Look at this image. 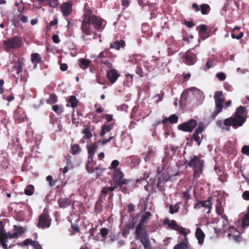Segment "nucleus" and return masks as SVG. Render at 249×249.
Segmentation results:
<instances>
[{
    "instance_id": "nucleus-1",
    "label": "nucleus",
    "mask_w": 249,
    "mask_h": 249,
    "mask_svg": "<svg viewBox=\"0 0 249 249\" xmlns=\"http://www.w3.org/2000/svg\"><path fill=\"white\" fill-rule=\"evenodd\" d=\"M82 24L81 29L83 33L81 38L83 41H86V36L93 35L95 36L96 34L92 30L91 25L96 30L99 31L102 29L104 20L97 16L93 12L92 8L89 6L88 3L84 4V14L82 16Z\"/></svg>"
},
{
    "instance_id": "nucleus-2",
    "label": "nucleus",
    "mask_w": 249,
    "mask_h": 249,
    "mask_svg": "<svg viewBox=\"0 0 249 249\" xmlns=\"http://www.w3.org/2000/svg\"><path fill=\"white\" fill-rule=\"evenodd\" d=\"M23 58L14 57L12 62L7 66V70L15 78L17 84L19 81L24 85L27 81L28 73L26 70H23Z\"/></svg>"
},
{
    "instance_id": "nucleus-3",
    "label": "nucleus",
    "mask_w": 249,
    "mask_h": 249,
    "mask_svg": "<svg viewBox=\"0 0 249 249\" xmlns=\"http://www.w3.org/2000/svg\"><path fill=\"white\" fill-rule=\"evenodd\" d=\"M14 232L12 234L10 232H6L2 222L0 221V243L3 249H8V239L18 238L25 231L23 227L17 225L14 226Z\"/></svg>"
},
{
    "instance_id": "nucleus-4",
    "label": "nucleus",
    "mask_w": 249,
    "mask_h": 249,
    "mask_svg": "<svg viewBox=\"0 0 249 249\" xmlns=\"http://www.w3.org/2000/svg\"><path fill=\"white\" fill-rule=\"evenodd\" d=\"M246 119L247 117H243L234 113L233 116L225 119L223 123L221 120H218L216 121V124L217 126L222 129L229 131L231 126L235 129L242 126L246 122Z\"/></svg>"
},
{
    "instance_id": "nucleus-5",
    "label": "nucleus",
    "mask_w": 249,
    "mask_h": 249,
    "mask_svg": "<svg viewBox=\"0 0 249 249\" xmlns=\"http://www.w3.org/2000/svg\"><path fill=\"white\" fill-rule=\"evenodd\" d=\"M185 163L189 167L193 168L194 178H197L202 172L204 164V161L201 160L200 156L194 155L190 160H186Z\"/></svg>"
},
{
    "instance_id": "nucleus-6",
    "label": "nucleus",
    "mask_w": 249,
    "mask_h": 249,
    "mask_svg": "<svg viewBox=\"0 0 249 249\" xmlns=\"http://www.w3.org/2000/svg\"><path fill=\"white\" fill-rule=\"evenodd\" d=\"M214 99L215 101V110L212 113L211 118L214 119L217 115L222 112L224 107V103L225 98L222 91H217L215 92L214 95Z\"/></svg>"
},
{
    "instance_id": "nucleus-7",
    "label": "nucleus",
    "mask_w": 249,
    "mask_h": 249,
    "mask_svg": "<svg viewBox=\"0 0 249 249\" xmlns=\"http://www.w3.org/2000/svg\"><path fill=\"white\" fill-rule=\"evenodd\" d=\"M124 175L120 169H117L114 170L113 173V181L111 185L116 186L117 188L119 187V190L124 191V189H126V187H123V185L127 184V180L125 178H124Z\"/></svg>"
},
{
    "instance_id": "nucleus-8",
    "label": "nucleus",
    "mask_w": 249,
    "mask_h": 249,
    "mask_svg": "<svg viewBox=\"0 0 249 249\" xmlns=\"http://www.w3.org/2000/svg\"><path fill=\"white\" fill-rule=\"evenodd\" d=\"M22 45V38L18 36H14L4 40L2 44L4 50L7 52L12 49H18L21 48Z\"/></svg>"
},
{
    "instance_id": "nucleus-9",
    "label": "nucleus",
    "mask_w": 249,
    "mask_h": 249,
    "mask_svg": "<svg viewBox=\"0 0 249 249\" xmlns=\"http://www.w3.org/2000/svg\"><path fill=\"white\" fill-rule=\"evenodd\" d=\"M97 147L98 145L96 142H94L91 144L87 145L88 160L86 164V168L88 172L89 173H92L94 172V167L93 165H90V164L93 161V158Z\"/></svg>"
},
{
    "instance_id": "nucleus-10",
    "label": "nucleus",
    "mask_w": 249,
    "mask_h": 249,
    "mask_svg": "<svg viewBox=\"0 0 249 249\" xmlns=\"http://www.w3.org/2000/svg\"><path fill=\"white\" fill-rule=\"evenodd\" d=\"M52 223V219L49 212L44 210L43 212L38 217V222L36 226L39 229H45L50 227Z\"/></svg>"
},
{
    "instance_id": "nucleus-11",
    "label": "nucleus",
    "mask_w": 249,
    "mask_h": 249,
    "mask_svg": "<svg viewBox=\"0 0 249 249\" xmlns=\"http://www.w3.org/2000/svg\"><path fill=\"white\" fill-rule=\"evenodd\" d=\"M111 57L108 51L101 52L96 58V61L106 66L108 68H112L113 66L110 62Z\"/></svg>"
},
{
    "instance_id": "nucleus-12",
    "label": "nucleus",
    "mask_w": 249,
    "mask_h": 249,
    "mask_svg": "<svg viewBox=\"0 0 249 249\" xmlns=\"http://www.w3.org/2000/svg\"><path fill=\"white\" fill-rule=\"evenodd\" d=\"M197 122L196 120L190 119L187 122L179 124L178 128V130L184 132H191L197 126Z\"/></svg>"
},
{
    "instance_id": "nucleus-13",
    "label": "nucleus",
    "mask_w": 249,
    "mask_h": 249,
    "mask_svg": "<svg viewBox=\"0 0 249 249\" xmlns=\"http://www.w3.org/2000/svg\"><path fill=\"white\" fill-rule=\"evenodd\" d=\"M151 216V213L149 212H146L143 213L141 216V220L136 227L135 234L147 232L144 226L142 225L146 222Z\"/></svg>"
},
{
    "instance_id": "nucleus-14",
    "label": "nucleus",
    "mask_w": 249,
    "mask_h": 249,
    "mask_svg": "<svg viewBox=\"0 0 249 249\" xmlns=\"http://www.w3.org/2000/svg\"><path fill=\"white\" fill-rule=\"evenodd\" d=\"M136 239H139L144 246V249H152L147 232L135 234Z\"/></svg>"
},
{
    "instance_id": "nucleus-15",
    "label": "nucleus",
    "mask_w": 249,
    "mask_h": 249,
    "mask_svg": "<svg viewBox=\"0 0 249 249\" xmlns=\"http://www.w3.org/2000/svg\"><path fill=\"white\" fill-rule=\"evenodd\" d=\"M192 50L187 51L182 57L183 62L187 65H193L197 60L196 54L192 52Z\"/></svg>"
},
{
    "instance_id": "nucleus-16",
    "label": "nucleus",
    "mask_w": 249,
    "mask_h": 249,
    "mask_svg": "<svg viewBox=\"0 0 249 249\" xmlns=\"http://www.w3.org/2000/svg\"><path fill=\"white\" fill-rule=\"evenodd\" d=\"M116 187L111 185L110 187H104L101 191L99 200L102 201L103 199H105L106 196L108 195V199H111L113 196V191L116 189Z\"/></svg>"
},
{
    "instance_id": "nucleus-17",
    "label": "nucleus",
    "mask_w": 249,
    "mask_h": 249,
    "mask_svg": "<svg viewBox=\"0 0 249 249\" xmlns=\"http://www.w3.org/2000/svg\"><path fill=\"white\" fill-rule=\"evenodd\" d=\"M164 223L167 224L169 227L172 229L178 231L179 232L183 235L187 234L185 229L182 227H179L177 223V222L174 220H169L167 219L164 220Z\"/></svg>"
},
{
    "instance_id": "nucleus-18",
    "label": "nucleus",
    "mask_w": 249,
    "mask_h": 249,
    "mask_svg": "<svg viewBox=\"0 0 249 249\" xmlns=\"http://www.w3.org/2000/svg\"><path fill=\"white\" fill-rule=\"evenodd\" d=\"M14 118L17 123L24 122L26 119V115L24 109L18 107L15 111Z\"/></svg>"
},
{
    "instance_id": "nucleus-19",
    "label": "nucleus",
    "mask_w": 249,
    "mask_h": 249,
    "mask_svg": "<svg viewBox=\"0 0 249 249\" xmlns=\"http://www.w3.org/2000/svg\"><path fill=\"white\" fill-rule=\"evenodd\" d=\"M204 128V127L203 124L199 125L198 127L193 133L192 137H191V140H193L196 142L198 145H199L201 142V139H200L199 134L202 135V131H203Z\"/></svg>"
},
{
    "instance_id": "nucleus-20",
    "label": "nucleus",
    "mask_w": 249,
    "mask_h": 249,
    "mask_svg": "<svg viewBox=\"0 0 249 249\" xmlns=\"http://www.w3.org/2000/svg\"><path fill=\"white\" fill-rule=\"evenodd\" d=\"M207 27L205 24H201L196 27L198 31L199 36L202 40H204L211 36V34L208 33Z\"/></svg>"
},
{
    "instance_id": "nucleus-21",
    "label": "nucleus",
    "mask_w": 249,
    "mask_h": 249,
    "mask_svg": "<svg viewBox=\"0 0 249 249\" xmlns=\"http://www.w3.org/2000/svg\"><path fill=\"white\" fill-rule=\"evenodd\" d=\"M72 3L71 1L63 2L61 6V11L65 17L69 16L72 12Z\"/></svg>"
},
{
    "instance_id": "nucleus-22",
    "label": "nucleus",
    "mask_w": 249,
    "mask_h": 249,
    "mask_svg": "<svg viewBox=\"0 0 249 249\" xmlns=\"http://www.w3.org/2000/svg\"><path fill=\"white\" fill-rule=\"evenodd\" d=\"M107 76L109 82L113 84L116 82L120 74L116 70L110 69L107 71Z\"/></svg>"
},
{
    "instance_id": "nucleus-23",
    "label": "nucleus",
    "mask_w": 249,
    "mask_h": 249,
    "mask_svg": "<svg viewBox=\"0 0 249 249\" xmlns=\"http://www.w3.org/2000/svg\"><path fill=\"white\" fill-rule=\"evenodd\" d=\"M20 245H31L35 249H42V247L39 243L36 241H33L32 239H26L22 243L19 244Z\"/></svg>"
},
{
    "instance_id": "nucleus-24",
    "label": "nucleus",
    "mask_w": 249,
    "mask_h": 249,
    "mask_svg": "<svg viewBox=\"0 0 249 249\" xmlns=\"http://www.w3.org/2000/svg\"><path fill=\"white\" fill-rule=\"evenodd\" d=\"M189 244L187 234H185V235H183V238L181 242L176 245L173 249H188Z\"/></svg>"
},
{
    "instance_id": "nucleus-25",
    "label": "nucleus",
    "mask_w": 249,
    "mask_h": 249,
    "mask_svg": "<svg viewBox=\"0 0 249 249\" xmlns=\"http://www.w3.org/2000/svg\"><path fill=\"white\" fill-rule=\"evenodd\" d=\"M169 160V158L168 157V156L164 157L162 158V163L160 165V166H159L157 169V174H160L163 172H164L165 170V168L167 166L168 161Z\"/></svg>"
},
{
    "instance_id": "nucleus-26",
    "label": "nucleus",
    "mask_w": 249,
    "mask_h": 249,
    "mask_svg": "<svg viewBox=\"0 0 249 249\" xmlns=\"http://www.w3.org/2000/svg\"><path fill=\"white\" fill-rule=\"evenodd\" d=\"M195 236L198 240V244L199 245L202 244L203 243L205 235L202 230L200 228H197L196 229Z\"/></svg>"
},
{
    "instance_id": "nucleus-27",
    "label": "nucleus",
    "mask_w": 249,
    "mask_h": 249,
    "mask_svg": "<svg viewBox=\"0 0 249 249\" xmlns=\"http://www.w3.org/2000/svg\"><path fill=\"white\" fill-rule=\"evenodd\" d=\"M59 206L61 208H65L69 207L71 204V200L69 198L61 197L57 200Z\"/></svg>"
},
{
    "instance_id": "nucleus-28",
    "label": "nucleus",
    "mask_w": 249,
    "mask_h": 249,
    "mask_svg": "<svg viewBox=\"0 0 249 249\" xmlns=\"http://www.w3.org/2000/svg\"><path fill=\"white\" fill-rule=\"evenodd\" d=\"M156 178L160 181H163V182H167L170 178L169 173L167 171H165L163 173L157 174Z\"/></svg>"
},
{
    "instance_id": "nucleus-29",
    "label": "nucleus",
    "mask_w": 249,
    "mask_h": 249,
    "mask_svg": "<svg viewBox=\"0 0 249 249\" xmlns=\"http://www.w3.org/2000/svg\"><path fill=\"white\" fill-rule=\"evenodd\" d=\"M125 45V42L123 40H116L110 44V48L119 50L121 48H124Z\"/></svg>"
},
{
    "instance_id": "nucleus-30",
    "label": "nucleus",
    "mask_w": 249,
    "mask_h": 249,
    "mask_svg": "<svg viewBox=\"0 0 249 249\" xmlns=\"http://www.w3.org/2000/svg\"><path fill=\"white\" fill-rule=\"evenodd\" d=\"M31 61L33 64L36 65L42 62V58L38 53H32L31 55Z\"/></svg>"
},
{
    "instance_id": "nucleus-31",
    "label": "nucleus",
    "mask_w": 249,
    "mask_h": 249,
    "mask_svg": "<svg viewBox=\"0 0 249 249\" xmlns=\"http://www.w3.org/2000/svg\"><path fill=\"white\" fill-rule=\"evenodd\" d=\"M248 113V110L246 108L242 106H240L236 109V111L234 112L235 114H238L243 117H247L246 115Z\"/></svg>"
},
{
    "instance_id": "nucleus-32",
    "label": "nucleus",
    "mask_w": 249,
    "mask_h": 249,
    "mask_svg": "<svg viewBox=\"0 0 249 249\" xmlns=\"http://www.w3.org/2000/svg\"><path fill=\"white\" fill-rule=\"evenodd\" d=\"M81 149L78 144H71V153L73 155H76L80 153Z\"/></svg>"
},
{
    "instance_id": "nucleus-33",
    "label": "nucleus",
    "mask_w": 249,
    "mask_h": 249,
    "mask_svg": "<svg viewBox=\"0 0 249 249\" xmlns=\"http://www.w3.org/2000/svg\"><path fill=\"white\" fill-rule=\"evenodd\" d=\"M113 128V124H104L102 126V130L100 132V136L103 137L105 134L109 132Z\"/></svg>"
},
{
    "instance_id": "nucleus-34",
    "label": "nucleus",
    "mask_w": 249,
    "mask_h": 249,
    "mask_svg": "<svg viewBox=\"0 0 249 249\" xmlns=\"http://www.w3.org/2000/svg\"><path fill=\"white\" fill-rule=\"evenodd\" d=\"M178 121V117L176 114H173L168 118H166L162 121L163 124L169 121L171 124L177 123Z\"/></svg>"
},
{
    "instance_id": "nucleus-35",
    "label": "nucleus",
    "mask_w": 249,
    "mask_h": 249,
    "mask_svg": "<svg viewBox=\"0 0 249 249\" xmlns=\"http://www.w3.org/2000/svg\"><path fill=\"white\" fill-rule=\"evenodd\" d=\"M249 226V207L247 213L244 215L242 219V226L245 227Z\"/></svg>"
},
{
    "instance_id": "nucleus-36",
    "label": "nucleus",
    "mask_w": 249,
    "mask_h": 249,
    "mask_svg": "<svg viewBox=\"0 0 249 249\" xmlns=\"http://www.w3.org/2000/svg\"><path fill=\"white\" fill-rule=\"evenodd\" d=\"M91 62V61L89 59L82 58L80 60L79 66L83 69H86L89 67Z\"/></svg>"
},
{
    "instance_id": "nucleus-37",
    "label": "nucleus",
    "mask_w": 249,
    "mask_h": 249,
    "mask_svg": "<svg viewBox=\"0 0 249 249\" xmlns=\"http://www.w3.org/2000/svg\"><path fill=\"white\" fill-rule=\"evenodd\" d=\"M53 110L58 115H61L64 112V108L62 106L55 105L52 106Z\"/></svg>"
},
{
    "instance_id": "nucleus-38",
    "label": "nucleus",
    "mask_w": 249,
    "mask_h": 249,
    "mask_svg": "<svg viewBox=\"0 0 249 249\" xmlns=\"http://www.w3.org/2000/svg\"><path fill=\"white\" fill-rule=\"evenodd\" d=\"M200 10L202 15H207L211 10V7L208 4H202L200 5Z\"/></svg>"
},
{
    "instance_id": "nucleus-39",
    "label": "nucleus",
    "mask_w": 249,
    "mask_h": 249,
    "mask_svg": "<svg viewBox=\"0 0 249 249\" xmlns=\"http://www.w3.org/2000/svg\"><path fill=\"white\" fill-rule=\"evenodd\" d=\"M82 133L84 134L83 139H90L92 137V133L90 131L89 127L85 128L83 131Z\"/></svg>"
},
{
    "instance_id": "nucleus-40",
    "label": "nucleus",
    "mask_w": 249,
    "mask_h": 249,
    "mask_svg": "<svg viewBox=\"0 0 249 249\" xmlns=\"http://www.w3.org/2000/svg\"><path fill=\"white\" fill-rule=\"evenodd\" d=\"M35 191L34 186L32 184L27 185L24 190V193L27 196H32Z\"/></svg>"
},
{
    "instance_id": "nucleus-41",
    "label": "nucleus",
    "mask_w": 249,
    "mask_h": 249,
    "mask_svg": "<svg viewBox=\"0 0 249 249\" xmlns=\"http://www.w3.org/2000/svg\"><path fill=\"white\" fill-rule=\"evenodd\" d=\"M57 102V97L55 94H51L49 98L46 100V102L48 104L53 105Z\"/></svg>"
},
{
    "instance_id": "nucleus-42",
    "label": "nucleus",
    "mask_w": 249,
    "mask_h": 249,
    "mask_svg": "<svg viewBox=\"0 0 249 249\" xmlns=\"http://www.w3.org/2000/svg\"><path fill=\"white\" fill-rule=\"evenodd\" d=\"M69 102L71 104V106L72 108H75L77 107L78 101L76 99V97L74 95H71L70 97L69 100Z\"/></svg>"
},
{
    "instance_id": "nucleus-43",
    "label": "nucleus",
    "mask_w": 249,
    "mask_h": 249,
    "mask_svg": "<svg viewBox=\"0 0 249 249\" xmlns=\"http://www.w3.org/2000/svg\"><path fill=\"white\" fill-rule=\"evenodd\" d=\"M8 160L3 155H0V165L3 168H7L8 167Z\"/></svg>"
},
{
    "instance_id": "nucleus-44",
    "label": "nucleus",
    "mask_w": 249,
    "mask_h": 249,
    "mask_svg": "<svg viewBox=\"0 0 249 249\" xmlns=\"http://www.w3.org/2000/svg\"><path fill=\"white\" fill-rule=\"evenodd\" d=\"M45 2L50 7L55 8L59 5L58 0H46Z\"/></svg>"
},
{
    "instance_id": "nucleus-45",
    "label": "nucleus",
    "mask_w": 249,
    "mask_h": 249,
    "mask_svg": "<svg viewBox=\"0 0 249 249\" xmlns=\"http://www.w3.org/2000/svg\"><path fill=\"white\" fill-rule=\"evenodd\" d=\"M216 212L218 215H222L224 213V209L221 202H218L216 205Z\"/></svg>"
},
{
    "instance_id": "nucleus-46",
    "label": "nucleus",
    "mask_w": 249,
    "mask_h": 249,
    "mask_svg": "<svg viewBox=\"0 0 249 249\" xmlns=\"http://www.w3.org/2000/svg\"><path fill=\"white\" fill-rule=\"evenodd\" d=\"M201 206L204 208H208L209 210L212 207V203L210 200L199 201Z\"/></svg>"
},
{
    "instance_id": "nucleus-47",
    "label": "nucleus",
    "mask_w": 249,
    "mask_h": 249,
    "mask_svg": "<svg viewBox=\"0 0 249 249\" xmlns=\"http://www.w3.org/2000/svg\"><path fill=\"white\" fill-rule=\"evenodd\" d=\"M215 64L214 63V61L213 59H211V58H209L208 59L207 62L206 63L205 65V68H204V70L205 71L210 69V68L213 67Z\"/></svg>"
},
{
    "instance_id": "nucleus-48",
    "label": "nucleus",
    "mask_w": 249,
    "mask_h": 249,
    "mask_svg": "<svg viewBox=\"0 0 249 249\" xmlns=\"http://www.w3.org/2000/svg\"><path fill=\"white\" fill-rule=\"evenodd\" d=\"M179 207L177 203L174 205H170L169 207V213L171 214L177 213L179 210Z\"/></svg>"
},
{
    "instance_id": "nucleus-49",
    "label": "nucleus",
    "mask_w": 249,
    "mask_h": 249,
    "mask_svg": "<svg viewBox=\"0 0 249 249\" xmlns=\"http://www.w3.org/2000/svg\"><path fill=\"white\" fill-rule=\"evenodd\" d=\"M156 187L158 189V190L160 192H164L165 191V187L163 181H160V180H157Z\"/></svg>"
},
{
    "instance_id": "nucleus-50",
    "label": "nucleus",
    "mask_w": 249,
    "mask_h": 249,
    "mask_svg": "<svg viewBox=\"0 0 249 249\" xmlns=\"http://www.w3.org/2000/svg\"><path fill=\"white\" fill-rule=\"evenodd\" d=\"M218 175L219 176V179L222 182L226 181V178L228 177L227 174L224 173L219 170Z\"/></svg>"
},
{
    "instance_id": "nucleus-51",
    "label": "nucleus",
    "mask_w": 249,
    "mask_h": 249,
    "mask_svg": "<svg viewBox=\"0 0 249 249\" xmlns=\"http://www.w3.org/2000/svg\"><path fill=\"white\" fill-rule=\"evenodd\" d=\"M183 198L186 200V203L188 202V200L191 199V195L190 190H187L183 192Z\"/></svg>"
},
{
    "instance_id": "nucleus-52",
    "label": "nucleus",
    "mask_w": 249,
    "mask_h": 249,
    "mask_svg": "<svg viewBox=\"0 0 249 249\" xmlns=\"http://www.w3.org/2000/svg\"><path fill=\"white\" fill-rule=\"evenodd\" d=\"M46 180L49 182V185L51 187H53L55 185L56 181L53 179V177L49 175L46 178Z\"/></svg>"
},
{
    "instance_id": "nucleus-53",
    "label": "nucleus",
    "mask_w": 249,
    "mask_h": 249,
    "mask_svg": "<svg viewBox=\"0 0 249 249\" xmlns=\"http://www.w3.org/2000/svg\"><path fill=\"white\" fill-rule=\"evenodd\" d=\"M102 117L107 120V123L110 122L113 120V115L109 114H104L102 115Z\"/></svg>"
},
{
    "instance_id": "nucleus-54",
    "label": "nucleus",
    "mask_w": 249,
    "mask_h": 249,
    "mask_svg": "<svg viewBox=\"0 0 249 249\" xmlns=\"http://www.w3.org/2000/svg\"><path fill=\"white\" fill-rule=\"evenodd\" d=\"M71 228L73 230V231L74 232H72L71 233V234H75V232H80V228H79V226L77 225H74L71 223Z\"/></svg>"
},
{
    "instance_id": "nucleus-55",
    "label": "nucleus",
    "mask_w": 249,
    "mask_h": 249,
    "mask_svg": "<svg viewBox=\"0 0 249 249\" xmlns=\"http://www.w3.org/2000/svg\"><path fill=\"white\" fill-rule=\"evenodd\" d=\"M241 152L247 156H249V145H245L241 149Z\"/></svg>"
},
{
    "instance_id": "nucleus-56",
    "label": "nucleus",
    "mask_w": 249,
    "mask_h": 249,
    "mask_svg": "<svg viewBox=\"0 0 249 249\" xmlns=\"http://www.w3.org/2000/svg\"><path fill=\"white\" fill-rule=\"evenodd\" d=\"M119 165V161L117 160H113L111 163V165H110V167L109 168V169H114L115 170V169H116V167Z\"/></svg>"
},
{
    "instance_id": "nucleus-57",
    "label": "nucleus",
    "mask_w": 249,
    "mask_h": 249,
    "mask_svg": "<svg viewBox=\"0 0 249 249\" xmlns=\"http://www.w3.org/2000/svg\"><path fill=\"white\" fill-rule=\"evenodd\" d=\"M216 77L221 81L225 80L226 78V74L224 72H219L216 74Z\"/></svg>"
},
{
    "instance_id": "nucleus-58",
    "label": "nucleus",
    "mask_w": 249,
    "mask_h": 249,
    "mask_svg": "<svg viewBox=\"0 0 249 249\" xmlns=\"http://www.w3.org/2000/svg\"><path fill=\"white\" fill-rule=\"evenodd\" d=\"M108 230L107 228H102L100 230V234L102 237H105L108 233Z\"/></svg>"
},
{
    "instance_id": "nucleus-59",
    "label": "nucleus",
    "mask_w": 249,
    "mask_h": 249,
    "mask_svg": "<svg viewBox=\"0 0 249 249\" xmlns=\"http://www.w3.org/2000/svg\"><path fill=\"white\" fill-rule=\"evenodd\" d=\"M94 107L96 109V111L97 113H101L103 112L104 108H103L100 104H96L94 105Z\"/></svg>"
},
{
    "instance_id": "nucleus-60",
    "label": "nucleus",
    "mask_w": 249,
    "mask_h": 249,
    "mask_svg": "<svg viewBox=\"0 0 249 249\" xmlns=\"http://www.w3.org/2000/svg\"><path fill=\"white\" fill-rule=\"evenodd\" d=\"M133 75L131 74H128L126 75V79L127 81L126 82V85L129 86V85L132 83L133 81Z\"/></svg>"
},
{
    "instance_id": "nucleus-61",
    "label": "nucleus",
    "mask_w": 249,
    "mask_h": 249,
    "mask_svg": "<svg viewBox=\"0 0 249 249\" xmlns=\"http://www.w3.org/2000/svg\"><path fill=\"white\" fill-rule=\"evenodd\" d=\"M244 34L243 32H240L239 34L235 35V33H231V37L232 38H236L237 39H240L243 36Z\"/></svg>"
},
{
    "instance_id": "nucleus-62",
    "label": "nucleus",
    "mask_w": 249,
    "mask_h": 249,
    "mask_svg": "<svg viewBox=\"0 0 249 249\" xmlns=\"http://www.w3.org/2000/svg\"><path fill=\"white\" fill-rule=\"evenodd\" d=\"M136 72L141 77H143L144 76V72L142 68L139 66H137V69L136 70Z\"/></svg>"
},
{
    "instance_id": "nucleus-63",
    "label": "nucleus",
    "mask_w": 249,
    "mask_h": 249,
    "mask_svg": "<svg viewBox=\"0 0 249 249\" xmlns=\"http://www.w3.org/2000/svg\"><path fill=\"white\" fill-rule=\"evenodd\" d=\"M138 2L142 8L148 4V1L147 0H138Z\"/></svg>"
},
{
    "instance_id": "nucleus-64",
    "label": "nucleus",
    "mask_w": 249,
    "mask_h": 249,
    "mask_svg": "<svg viewBox=\"0 0 249 249\" xmlns=\"http://www.w3.org/2000/svg\"><path fill=\"white\" fill-rule=\"evenodd\" d=\"M242 197L244 199L249 200V191H245L242 194Z\"/></svg>"
}]
</instances>
